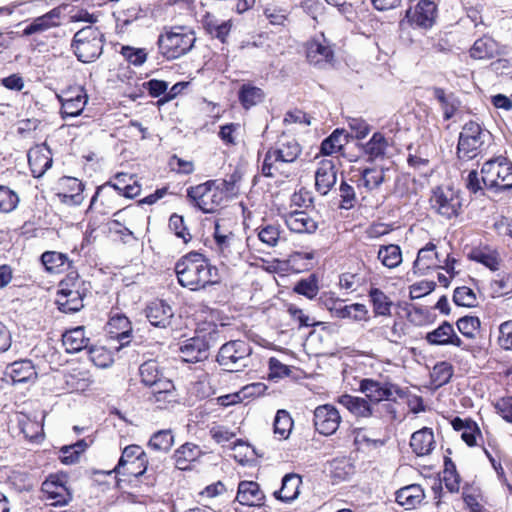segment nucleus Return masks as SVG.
<instances>
[{
    "mask_svg": "<svg viewBox=\"0 0 512 512\" xmlns=\"http://www.w3.org/2000/svg\"><path fill=\"white\" fill-rule=\"evenodd\" d=\"M178 283L191 291H199L219 282L218 269L201 253L189 252L175 264Z\"/></svg>",
    "mask_w": 512,
    "mask_h": 512,
    "instance_id": "1",
    "label": "nucleus"
},
{
    "mask_svg": "<svg viewBox=\"0 0 512 512\" xmlns=\"http://www.w3.org/2000/svg\"><path fill=\"white\" fill-rule=\"evenodd\" d=\"M195 41L194 32L184 26L164 27L158 36L157 46L164 58L174 60L187 54Z\"/></svg>",
    "mask_w": 512,
    "mask_h": 512,
    "instance_id": "2",
    "label": "nucleus"
},
{
    "mask_svg": "<svg viewBox=\"0 0 512 512\" xmlns=\"http://www.w3.org/2000/svg\"><path fill=\"white\" fill-rule=\"evenodd\" d=\"M480 174L486 189L494 193H512V162L499 155L483 163Z\"/></svg>",
    "mask_w": 512,
    "mask_h": 512,
    "instance_id": "3",
    "label": "nucleus"
},
{
    "mask_svg": "<svg viewBox=\"0 0 512 512\" xmlns=\"http://www.w3.org/2000/svg\"><path fill=\"white\" fill-rule=\"evenodd\" d=\"M104 34L92 25H88L74 35L71 48L77 59L83 63H91L103 53Z\"/></svg>",
    "mask_w": 512,
    "mask_h": 512,
    "instance_id": "4",
    "label": "nucleus"
},
{
    "mask_svg": "<svg viewBox=\"0 0 512 512\" xmlns=\"http://www.w3.org/2000/svg\"><path fill=\"white\" fill-rule=\"evenodd\" d=\"M216 360L224 371H243L252 365V347L244 340H231L220 347Z\"/></svg>",
    "mask_w": 512,
    "mask_h": 512,
    "instance_id": "5",
    "label": "nucleus"
},
{
    "mask_svg": "<svg viewBox=\"0 0 512 512\" xmlns=\"http://www.w3.org/2000/svg\"><path fill=\"white\" fill-rule=\"evenodd\" d=\"M490 138V132L483 129L477 122L470 121L466 123L459 135L457 145L458 158L462 160L475 158Z\"/></svg>",
    "mask_w": 512,
    "mask_h": 512,
    "instance_id": "6",
    "label": "nucleus"
},
{
    "mask_svg": "<svg viewBox=\"0 0 512 512\" xmlns=\"http://www.w3.org/2000/svg\"><path fill=\"white\" fill-rule=\"evenodd\" d=\"M302 152L300 144L294 138L280 139L274 148H269L262 164V174L266 177L274 176L276 163H292Z\"/></svg>",
    "mask_w": 512,
    "mask_h": 512,
    "instance_id": "7",
    "label": "nucleus"
},
{
    "mask_svg": "<svg viewBox=\"0 0 512 512\" xmlns=\"http://www.w3.org/2000/svg\"><path fill=\"white\" fill-rule=\"evenodd\" d=\"M187 197L204 213H213L224 201V192L216 185L215 180L187 189Z\"/></svg>",
    "mask_w": 512,
    "mask_h": 512,
    "instance_id": "8",
    "label": "nucleus"
},
{
    "mask_svg": "<svg viewBox=\"0 0 512 512\" xmlns=\"http://www.w3.org/2000/svg\"><path fill=\"white\" fill-rule=\"evenodd\" d=\"M431 209L445 219L457 217L462 211V199L459 190L439 186L433 189L430 197Z\"/></svg>",
    "mask_w": 512,
    "mask_h": 512,
    "instance_id": "9",
    "label": "nucleus"
},
{
    "mask_svg": "<svg viewBox=\"0 0 512 512\" xmlns=\"http://www.w3.org/2000/svg\"><path fill=\"white\" fill-rule=\"evenodd\" d=\"M148 468V457L143 448L139 445L132 444L126 446L121 457L111 472L123 476H142Z\"/></svg>",
    "mask_w": 512,
    "mask_h": 512,
    "instance_id": "10",
    "label": "nucleus"
},
{
    "mask_svg": "<svg viewBox=\"0 0 512 512\" xmlns=\"http://www.w3.org/2000/svg\"><path fill=\"white\" fill-rule=\"evenodd\" d=\"M359 391L365 394L373 407L382 401L395 402L397 398L405 396V392L398 385L371 378H364L360 381Z\"/></svg>",
    "mask_w": 512,
    "mask_h": 512,
    "instance_id": "11",
    "label": "nucleus"
},
{
    "mask_svg": "<svg viewBox=\"0 0 512 512\" xmlns=\"http://www.w3.org/2000/svg\"><path fill=\"white\" fill-rule=\"evenodd\" d=\"M134 178V175H130L127 173H117L114 176V182L108 181L107 183L99 186L91 199L90 208L101 199V204L105 205L107 208H114L115 202L120 197H122V191L124 190L123 186L125 184H130Z\"/></svg>",
    "mask_w": 512,
    "mask_h": 512,
    "instance_id": "12",
    "label": "nucleus"
},
{
    "mask_svg": "<svg viewBox=\"0 0 512 512\" xmlns=\"http://www.w3.org/2000/svg\"><path fill=\"white\" fill-rule=\"evenodd\" d=\"M307 61L320 69L331 65L334 59V51L323 35L313 38L306 43Z\"/></svg>",
    "mask_w": 512,
    "mask_h": 512,
    "instance_id": "13",
    "label": "nucleus"
},
{
    "mask_svg": "<svg viewBox=\"0 0 512 512\" xmlns=\"http://www.w3.org/2000/svg\"><path fill=\"white\" fill-rule=\"evenodd\" d=\"M211 338L210 334H203L187 339L180 347L183 361L196 363L207 359L211 346Z\"/></svg>",
    "mask_w": 512,
    "mask_h": 512,
    "instance_id": "14",
    "label": "nucleus"
},
{
    "mask_svg": "<svg viewBox=\"0 0 512 512\" xmlns=\"http://www.w3.org/2000/svg\"><path fill=\"white\" fill-rule=\"evenodd\" d=\"M340 422L339 411L331 404L320 405L314 411V426L322 435L334 434Z\"/></svg>",
    "mask_w": 512,
    "mask_h": 512,
    "instance_id": "15",
    "label": "nucleus"
},
{
    "mask_svg": "<svg viewBox=\"0 0 512 512\" xmlns=\"http://www.w3.org/2000/svg\"><path fill=\"white\" fill-rule=\"evenodd\" d=\"M436 6L434 2L429 0H420L414 9L410 8L406 11L407 21L416 27L430 28L435 21Z\"/></svg>",
    "mask_w": 512,
    "mask_h": 512,
    "instance_id": "16",
    "label": "nucleus"
},
{
    "mask_svg": "<svg viewBox=\"0 0 512 512\" xmlns=\"http://www.w3.org/2000/svg\"><path fill=\"white\" fill-rule=\"evenodd\" d=\"M28 163L33 177H41L52 165V155L45 144L36 145L28 151Z\"/></svg>",
    "mask_w": 512,
    "mask_h": 512,
    "instance_id": "17",
    "label": "nucleus"
},
{
    "mask_svg": "<svg viewBox=\"0 0 512 512\" xmlns=\"http://www.w3.org/2000/svg\"><path fill=\"white\" fill-rule=\"evenodd\" d=\"M425 340L434 346H447L453 345L456 347H461L463 341L456 334L454 327L448 321L442 322L434 330L428 332L425 336Z\"/></svg>",
    "mask_w": 512,
    "mask_h": 512,
    "instance_id": "18",
    "label": "nucleus"
},
{
    "mask_svg": "<svg viewBox=\"0 0 512 512\" xmlns=\"http://www.w3.org/2000/svg\"><path fill=\"white\" fill-rule=\"evenodd\" d=\"M337 181V171L332 160H322L315 172V188L321 195H327Z\"/></svg>",
    "mask_w": 512,
    "mask_h": 512,
    "instance_id": "19",
    "label": "nucleus"
},
{
    "mask_svg": "<svg viewBox=\"0 0 512 512\" xmlns=\"http://www.w3.org/2000/svg\"><path fill=\"white\" fill-rule=\"evenodd\" d=\"M337 402L346 408L356 418H369L375 416V409L367 398L342 394Z\"/></svg>",
    "mask_w": 512,
    "mask_h": 512,
    "instance_id": "20",
    "label": "nucleus"
},
{
    "mask_svg": "<svg viewBox=\"0 0 512 512\" xmlns=\"http://www.w3.org/2000/svg\"><path fill=\"white\" fill-rule=\"evenodd\" d=\"M145 315L154 327L166 328L171 324L174 312L170 305L162 300H156L147 305Z\"/></svg>",
    "mask_w": 512,
    "mask_h": 512,
    "instance_id": "21",
    "label": "nucleus"
},
{
    "mask_svg": "<svg viewBox=\"0 0 512 512\" xmlns=\"http://www.w3.org/2000/svg\"><path fill=\"white\" fill-rule=\"evenodd\" d=\"M441 262L435 244L429 242L418 251L417 258L413 263V272L425 275L430 269L438 268Z\"/></svg>",
    "mask_w": 512,
    "mask_h": 512,
    "instance_id": "22",
    "label": "nucleus"
},
{
    "mask_svg": "<svg viewBox=\"0 0 512 512\" xmlns=\"http://www.w3.org/2000/svg\"><path fill=\"white\" fill-rule=\"evenodd\" d=\"M66 392L73 393L78 391H84L90 384L89 372L83 361L80 363V367L74 369L72 362L66 359Z\"/></svg>",
    "mask_w": 512,
    "mask_h": 512,
    "instance_id": "23",
    "label": "nucleus"
},
{
    "mask_svg": "<svg viewBox=\"0 0 512 512\" xmlns=\"http://www.w3.org/2000/svg\"><path fill=\"white\" fill-rule=\"evenodd\" d=\"M285 224L295 233L312 234L318 228V222L304 210H295L284 216Z\"/></svg>",
    "mask_w": 512,
    "mask_h": 512,
    "instance_id": "24",
    "label": "nucleus"
},
{
    "mask_svg": "<svg viewBox=\"0 0 512 512\" xmlns=\"http://www.w3.org/2000/svg\"><path fill=\"white\" fill-rule=\"evenodd\" d=\"M328 310L336 317L341 319H353L355 321L365 320L368 310L364 304L354 303L344 305L341 300H331V305L327 304Z\"/></svg>",
    "mask_w": 512,
    "mask_h": 512,
    "instance_id": "25",
    "label": "nucleus"
},
{
    "mask_svg": "<svg viewBox=\"0 0 512 512\" xmlns=\"http://www.w3.org/2000/svg\"><path fill=\"white\" fill-rule=\"evenodd\" d=\"M108 333L111 338H115L120 342V347L129 344L132 327L129 319L122 314L112 316L107 323Z\"/></svg>",
    "mask_w": 512,
    "mask_h": 512,
    "instance_id": "26",
    "label": "nucleus"
},
{
    "mask_svg": "<svg viewBox=\"0 0 512 512\" xmlns=\"http://www.w3.org/2000/svg\"><path fill=\"white\" fill-rule=\"evenodd\" d=\"M424 498V490L418 484L402 487L395 493L396 502L407 510L415 509L422 503Z\"/></svg>",
    "mask_w": 512,
    "mask_h": 512,
    "instance_id": "27",
    "label": "nucleus"
},
{
    "mask_svg": "<svg viewBox=\"0 0 512 512\" xmlns=\"http://www.w3.org/2000/svg\"><path fill=\"white\" fill-rule=\"evenodd\" d=\"M264 499L259 484L254 481H241L238 485L236 500L245 506H260Z\"/></svg>",
    "mask_w": 512,
    "mask_h": 512,
    "instance_id": "28",
    "label": "nucleus"
},
{
    "mask_svg": "<svg viewBox=\"0 0 512 512\" xmlns=\"http://www.w3.org/2000/svg\"><path fill=\"white\" fill-rule=\"evenodd\" d=\"M62 20V8L57 7L51 10L50 12L46 13L43 16H40L34 21L26 26V28L23 31V34L26 36H30L32 34L42 32L48 28L58 26L61 24Z\"/></svg>",
    "mask_w": 512,
    "mask_h": 512,
    "instance_id": "29",
    "label": "nucleus"
},
{
    "mask_svg": "<svg viewBox=\"0 0 512 512\" xmlns=\"http://www.w3.org/2000/svg\"><path fill=\"white\" fill-rule=\"evenodd\" d=\"M16 425L19 434H22L23 437L30 442L38 443L43 438L42 425L24 413L16 415Z\"/></svg>",
    "mask_w": 512,
    "mask_h": 512,
    "instance_id": "30",
    "label": "nucleus"
},
{
    "mask_svg": "<svg viewBox=\"0 0 512 512\" xmlns=\"http://www.w3.org/2000/svg\"><path fill=\"white\" fill-rule=\"evenodd\" d=\"M203 455L201 448L190 442H186L175 450L173 458L175 465L180 470L190 469V464Z\"/></svg>",
    "mask_w": 512,
    "mask_h": 512,
    "instance_id": "31",
    "label": "nucleus"
},
{
    "mask_svg": "<svg viewBox=\"0 0 512 512\" xmlns=\"http://www.w3.org/2000/svg\"><path fill=\"white\" fill-rule=\"evenodd\" d=\"M435 440L432 429L422 428L414 432L410 439V446L417 456H425L434 449Z\"/></svg>",
    "mask_w": 512,
    "mask_h": 512,
    "instance_id": "32",
    "label": "nucleus"
},
{
    "mask_svg": "<svg viewBox=\"0 0 512 512\" xmlns=\"http://www.w3.org/2000/svg\"><path fill=\"white\" fill-rule=\"evenodd\" d=\"M301 484L302 478L298 474H286L282 479L281 488L274 492V496L283 502H292L298 498Z\"/></svg>",
    "mask_w": 512,
    "mask_h": 512,
    "instance_id": "33",
    "label": "nucleus"
},
{
    "mask_svg": "<svg viewBox=\"0 0 512 512\" xmlns=\"http://www.w3.org/2000/svg\"><path fill=\"white\" fill-rule=\"evenodd\" d=\"M151 400L159 405L176 402L175 387L171 380L162 376L151 387Z\"/></svg>",
    "mask_w": 512,
    "mask_h": 512,
    "instance_id": "34",
    "label": "nucleus"
},
{
    "mask_svg": "<svg viewBox=\"0 0 512 512\" xmlns=\"http://www.w3.org/2000/svg\"><path fill=\"white\" fill-rule=\"evenodd\" d=\"M89 288L85 282H73L71 287H66V312H78L83 307V300Z\"/></svg>",
    "mask_w": 512,
    "mask_h": 512,
    "instance_id": "35",
    "label": "nucleus"
},
{
    "mask_svg": "<svg viewBox=\"0 0 512 512\" xmlns=\"http://www.w3.org/2000/svg\"><path fill=\"white\" fill-rule=\"evenodd\" d=\"M90 339L85 336L84 326L66 329V353H82L88 350Z\"/></svg>",
    "mask_w": 512,
    "mask_h": 512,
    "instance_id": "36",
    "label": "nucleus"
},
{
    "mask_svg": "<svg viewBox=\"0 0 512 512\" xmlns=\"http://www.w3.org/2000/svg\"><path fill=\"white\" fill-rule=\"evenodd\" d=\"M7 374L14 384L25 383L36 378L35 368L30 360H21L8 367Z\"/></svg>",
    "mask_w": 512,
    "mask_h": 512,
    "instance_id": "37",
    "label": "nucleus"
},
{
    "mask_svg": "<svg viewBox=\"0 0 512 512\" xmlns=\"http://www.w3.org/2000/svg\"><path fill=\"white\" fill-rule=\"evenodd\" d=\"M498 54V45L488 36L477 39L470 49V56L474 59L484 60L494 58Z\"/></svg>",
    "mask_w": 512,
    "mask_h": 512,
    "instance_id": "38",
    "label": "nucleus"
},
{
    "mask_svg": "<svg viewBox=\"0 0 512 512\" xmlns=\"http://www.w3.org/2000/svg\"><path fill=\"white\" fill-rule=\"evenodd\" d=\"M469 258L483 264L492 271L499 269V254L496 250L488 246L473 248L469 253Z\"/></svg>",
    "mask_w": 512,
    "mask_h": 512,
    "instance_id": "39",
    "label": "nucleus"
},
{
    "mask_svg": "<svg viewBox=\"0 0 512 512\" xmlns=\"http://www.w3.org/2000/svg\"><path fill=\"white\" fill-rule=\"evenodd\" d=\"M377 258L388 269L398 267L403 260L401 248L396 244L381 245L377 252Z\"/></svg>",
    "mask_w": 512,
    "mask_h": 512,
    "instance_id": "40",
    "label": "nucleus"
},
{
    "mask_svg": "<svg viewBox=\"0 0 512 512\" xmlns=\"http://www.w3.org/2000/svg\"><path fill=\"white\" fill-rule=\"evenodd\" d=\"M41 490L46 495V499L55 500L51 505H62L64 503V482L58 475H51L44 481Z\"/></svg>",
    "mask_w": 512,
    "mask_h": 512,
    "instance_id": "41",
    "label": "nucleus"
},
{
    "mask_svg": "<svg viewBox=\"0 0 512 512\" xmlns=\"http://www.w3.org/2000/svg\"><path fill=\"white\" fill-rule=\"evenodd\" d=\"M349 135L344 130L336 129L321 143L320 151L324 155H332L340 152L349 142Z\"/></svg>",
    "mask_w": 512,
    "mask_h": 512,
    "instance_id": "42",
    "label": "nucleus"
},
{
    "mask_svg": "<svg viewBox=\"0 0 512 512\" xmlns=\"http://www.w3.org/2000/svg\"><path fill=\"white\" fill-rule=\"evenodd\" d=\"M265 94L263 90L250 83L241 85L238 92V99L243 108L249 109L263 101Z\"/></svg>",
    "mask_w": 512,
    "mask_h": 512,
    "instance_id": "43",
    "label": "nucleus"
},
{
    "mask_svg": "<svg viewBox=\"0 0 512 512\" xmlns=\"http://www.w3.org/2000/svg\"><path fill=\"white\" fill-rule=\"evenodd\" d=\"M204 27L206 31L214 38H217L222 43L226 42V39L231 31L232 22L231 20L224 21L222 23H217L215 19L211 17L208 13L205 16Z\"/></svg>",
    "mask_w": 512,
    "mask_h": 512,
    "instance_id": "44",
    "label": "nucleus"
},
{
    "mask_svg": "<svg viewBox=\"0 0 512 512\" xmlns=\"http://www.w3.org/2000/svg\"><path fill=\"white\" fill-rule=\"evenodd\" d=\"M215 244L220 255L229 260L234 254H238L240 240L232 232H228L225 236H218Z\"/></svg>",
    "mask_w": 512,
    "mask_h": 512,
    "instance_id": "45",
    "label": "nucleus"
},
{
    "mask_svg": "<svg viewBox=\"0 0 512 512\" xmlns=\"http://www.w3.org/2000/svg\"><path fill=\"white\" fill-rule=\"evenodd\" d=\"M174 444V435L171 429H164L155 432L149 442L148 447L154 451L168 452Z\"/></svg>",
    "mask_w": 512,
    "mask_h": 512,
    "instance_id": "46",
    "label": "nucleus"
},
{
    "mask_svg": "<svg viewBox=\"0 0 512 512\" xmlns=\"http://www.w3.org/2000/svg\"><path fill=\"white\" fill-rule=\"evenodd\" d=\"M83 354L85 355L86 361L89 360L100 368H107L114 362L111 353L104 347L90 346Z\"/></svg>",
    "mask_w": 512,
    "mask_h": 512,
    "instance_id": "47",
    "label": "nucleus"
},
{
    "mask_svg": "<svg viewBox=\"0 0 512 512\" xmlns=\"http://www.w3.org/2000/svg\"><path fill=\"white\" fill-rule=\"evenodd\" d=\"M139 374L141 382L149 388L163 376L159 364L155 360L142 363L139 367Z\"/></svg>",
    "mask_w": 512,
    "mask_h": 512,
    "instance_id": "48",
    "label": "nucleus"
},
{
    "mask_svg": "<svg viewBox=\"0 0 512 512\" xmlns=\"http://www.w3.org/2000/svg\"><path fill=\"white\" fill-rule=\"evenodd\" d=\"M84 184L74 177L66 176V205H80L84 200Z\"/></svg>",
    "mask_w": 512,
    "mask_h": 512,
    "instance_id": "49",
    "label": "nucleus"
},
{
    "mask_svg": "<svg viewBox=\"0 0 512 512\" xmlns=\"http://www.w3.org/2000/svg\"><path fill=\"white\" fill-rule=\"evenodd\" d=\"M387 149V141L385 137L376 132L371 139L364 145V152L371 160L383 157Z\"/></svg>",
    "mask_w": 512,
    "mask_h": 512,
    "instance_id": "50",
    "label": "nucleus"
},
{
    "mask_svg": "<svg viewBox=\"0 0 512 512\" xmlns=\"http://www.w3.org/2000/svg\"><path fill=\"white\" fill-rule=\"evenodd\" d=\"M263 13L269 23L275 26H285L290 14L287 8L275 4H268Z\"/></svg>",
    "mask_w": 512,
    "mask_h": 512,
    "instance_id": "51",
    "label": "nucleus"
},
{
    "mask_svg": "<svg viewBox=\"0 0 512 512\" xmlns=\"http://www.w3.org/2000/svg\"><path fill=\"white\" fill-rule=\"evenodd\" d=\"M434 97L440 102L444 120L451 119L457 110V101L453 94L447 95L442 88H434Z\"/></svg>",
    "mask_w": 512,
    "mask_h": 512,
    "instance_id": "52",
    "label": "nucleus"
},
{
    "mask_svg": "<svg viewBox=\"0 0 512 512\" xmlns=\"http://www.w3.org/2000/svg\"><path fill=\"white\" fill-rule=\"evenodd\" d=\"M369 297L373 304V310L375 314L387 316L390 314L391 301L385 295L383 291L378 288H372L369 292Z\"/></svg>",
    "mask_w": 512,
    "mask_h": 512,
    "instance_id": "53",
    "label": "nucleus"
},
{
    "mask_svg": "<svg viewBox=\"0 0 512 512\" xmlns=\"http://www.w3.org/2000/svg\"><path fill=\"white\" fill-rule=\"evenodd\" d=\"M274 433L286 439L292 429L293 420L286 410H278L274 419Z\"/></svg>",
    "mask_w": 512,
    "mask_h": 512,
    "instance_id": "54",
    "label": "nucleus"
},
{
    "mask_svg": "<svg viewBox=\"0 0 512 512\" xmlns=\"http://www.w3.org/2000/svg\"><path fill=\"white\" fill-rule=\"evenodd\" d=\"M453 302L457 306L471 308L477 306V296L471 288L461 286L454 290Z\"/></svg>",
    "mask_w": 512,
    "mask_h": 512,
    "instance_id": "55",
    "label": "nucleus"
},
{
    "mask_svg": "<svg viewBox=\"0 0 512 512\" xmlns=\"http://www.w3.org/2000/svg\"><path fill=\"white\" fill-rule=\"evenodd\" d=\"M42 264L49 273L59 274L64 265V254L54 251H46L41 256Z\"/></svg>",
    "mask_w": 512,
    "mask_h": 512,
    "instance_id": "56",
    "label": "nucleus"
},
{
    "mask_svg": "<svg viewBox=\"0 0 512 512\" xmlns=\"http://www.w3.org/2000/svg\"><path fill=\"white\" fill-rule=\"evenodd\" d=\"M364 186L368 190L378 188L384 182L383 168H366L361 173Z\"/></svg>",
    "mask_w": 512,
    "mask_h": 512,
    "instance_id": "57",
    "label": "nucleus"
},
{
    "mask_svg": "<svg viewBox=\"0 0 512 512\" xmlns=\"http://www.w3.org/2000/svg\"><path fill=\"white\" fill-rule=\"evenodd\" d=\"M120 54L128 63L134 66L143 65L146 62L148 56L146 49L135 48L128 45L121 47Z\"/></svg>",
    "mask_w": 512,
    "mask_h": 512,
    "instance_id": "58",
    "label": "nucleus"
},
{
    "mask_svg": "<svg viewBox=\"0 0 512 512\" xmlns=\"http://www.w3.org/2000/svg\"><path fill=\"white\" fill-rule=\"evenodd\" d=\"M75 99L66 97V118L80 115L87 104L88 96L85 90H78Z\"/></svg>",
    "mask_w": 512,
    "mask_h": 512,
    "instance_id": "59",
    "label": "nucleus"
},
{
    "mask_svg": "<svg viewBox=\"0 0 512 512\" xmlns=\"http://www.w3.org/2000/svg\"><path fill=\"white\" fill-rule=\"evenodd\" d=\"M18 203L17 193L7 186L0 185V212L9 213L17 207Z\"/></svg>",
    "mask_w": 512,
    "mask_h": 512,
    "instance_id": "60",
    "label": "nucleus"
},
{
    "mask_svg": "<svg viewBox=\"0 0 512 512\" xmlns=\"http://www.w3.org/2000/svg\"><path fill=\"white\" fill-rule=\"evenodd\" d=\"M294 291L309 299H313L319 291L318 280L315 275L301 279L294 287Z\"/></svg>",
    "mask_w": 512,
    "mask_h": 512,
    "instance_id": "61",
    "label": "nucleus"
},
{
    "mask_svg": "<svg viewBox=\"0 0 512 512\" xmlns=\"http://www.w3.org/2000/svg\"><path fill=\"white\" fill-rule=\"evenodd\" d=\"M456 325L463 336L472 339L475 337L476 331L480 328V320L478 317L464 316L458 319Z\"/></svg>",
    "mask_w": 512,
    "mask_h": 512,
    "instance_id": "62",
    "label": "nucleus"
},
{
    "mask_svg": "<svg viewBox=\"0 0 512 512\" xmlns=\"http://www.w3.org/2000/svg\"><path fill=\"white\" fill-rule=\"evenodd\" d=\"M169 228L178 238L182 239L184 243H188L192 238L185 225L184 218L181 215L174 213L170 216Z\"/></svg>",
    "mask_w": 512,
    "mask_h": 512,
    "instance_id": "63",
    "label": "nucleus"
},
{
    "mask_svg": "<svg viewBox=\"0 0 512 512\" xmlns=\"http://www.w3.org/2000/svg\"><path fill=\"white\" fill-rule=\"evenodd\" d=\"M92 440L88 443L86 439H80L73 444L66 445V465L79 462L80 456L90 446Z\"/></svg>",
    "mask_w": 512,
    "mask_h": 512,
    "instance_id": "64",
    "label": "nucleus"
}]
</instances>
